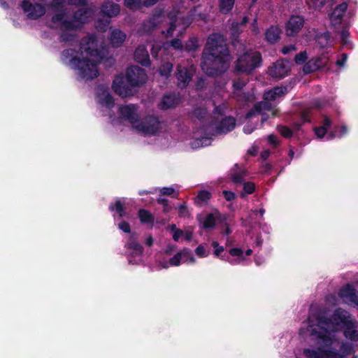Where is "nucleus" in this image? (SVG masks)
Wrapping results in <instances>:
<instances>
[{"instance_id": "nucleus-1", "label": "nucleus", "mask_w": 358, "mask_h": 358, "mask_svg": "<svg viewBox=\"0 0 358 358\" xmlns=\"http://www.w3.org/2000/svg\"><path fill=\"white\" fill-rule=\"evenodd\" d=\"M96 43L94 36L84 37L78 50L67 48L61 52L62 63L77 71L82 79L92 80L97 78L98 64L103 59L104 53L96 48Z\"/></svg>"}, {"instance_id": "nucleus-2", "label": "nucleus", "mask_w": 358, "mask_h": 358, "mask_svg": "<svg viewBox=\"0 0 358 358\" xmlns=\"http://www.w3.org/2000/svg\"><path fill=\"white\" fill-rule=\"evenodd\" d=\"M202 69L210 77H217L229 68L231 55L223 36L217 33L210 34L203 52Z\"/></svg>"}, {"instance_id": "nucleus-3", "label": "nucleus", "mask_w": 358, "mask_h": 358, "mask_svg": "<svg viewBox=\"0 0 358 358\" xmlns=\"http://www.w3.org/2000/svg\"><path fill=\"white\" fill-rule=\"evenodd\" d=\"M308 331L311 336L321 340L324 347L327 348L319 347L317 350L305 349L303 353L308 358H342L339 351L331 348L334 337L331 336L327 328H317L313 325H310L308 327ZM353 358H356V357L354 356Z\"/></svg>"}, {"instance_id": "nucleus-4", "label": "nucleus", "mask_w": 358, "mask_h": 358, "mask_svg": "<svg viewBox=\"0 0 358 358\" xmlns=\"http://www.w3.org/2000/svg\"><path fill=\"white\" fill-rule=\"evenodd\" d=\"M262 57L258 51H248L241 55L235 63V69L238 73H250L262 66Z\"/></svg>"}, {"instance_id": "nucleus-5", "label": "nucleus", "mask_w": 358, "mask_h": 358, "mask_svg": "<svg viewBox=\"0 0 358 358\" xmlns=\"http://www.w3.org/2000/svg\"><path fill=\"white\" fill-rule=\"evenodd\" d=\"M316 320L319 324V326L316 327L317 328L337 327L341 324L345 327L348 322H351L348 319V312L341 308L336 309L329 317L326 316L324 313H317Z\"/></svg>"}, {"instance_id": "nucleus-6", "label": "nucleus", "mask_w": 358, "mask_h": 358, "mask_svg": "<svg viewBox=\"0 0 358 358\" xmlns=\"http://www.w3.org/2000/svg\"><path fill=\"white\" fill-rule=\"evenodd\" d=\"M145 135H155L160 130V122L155 115H148L134 126Z\"/></svg>"}, {"instance_id": "nucleus-7", "label": "nucleus", "mask_w": 358, "mask_h": 358, "mask_svg": "<svg viewBox=\"0 0 358 358\" xmlns=\"http://www.w3.org/2000/svg\"><path fill=\"white\" fill-rule=\"evenodd\" d=\"M126 79L133 86L139 87L147 81V73L145 70L138 66H131L127 69Z\"/></svg>"}, {"instance_id": "nucleus-8", "label": "nucleus", "mask_w": 358, "mask_h": 358, "mask_svg": "<svg viewBox=\"0 0 358 358\" xmlns=\"http://www.w3.org/2000/svg\"><path fill=\"white\" fill-rule=\"evenodd\" d=\"M134 87L127 80L126 76L124 77L122 75L116 76L112 85L113 91L122 97L132 96L133 87Z\"/></svg>"}, {"instance_id": "nucleus-9", "label": "nucleus", "mask_w": 358, "mask_h": 358, "mask_svg": "<svg viewBox=\"0 0 358 358\" xmlns=\"http://www.w3.org/2000/svg\"><path fill=\"white\" fill-rule=\"evenodd\" d=\"M290 71V63L287 59L277 60L268 69V73L272 78L282 79Z\"/></svg>"}, {"instance_id": "nucleus-10", "label": "nucleus", "mask_w": 358, "mask_h": 358, "mask_svg": "<svg viewBox=\"0 0 358 358\" xmlns=\"http://www.w3.org/2000/svg\"><path fill=\"white\" fill-rule=\"evenodd\" d=\"M164 18V11L161 9L156 10L148 20L143 22L142 29L143 32L145 34L152 33L163 21Z\"/></svg>"}, {"instance_id": "nucleus-11", "label": "nucleus", "mask_w": 358, "mask_h": 358, "mask_svg": "<svg viewBox=\"0 0 358 358\" xmlns=\"http://www.w3.org/2000/svg\"><path fill=\"white\" fill-rule=\"evenodd\" d=\"M328 62V57L324 55L312 58L305 63L303 67V71L305 74L314 73L324 68Z\"/></svg>"}, {"instance_id": "nucleus-12", "label": "nucleus", "mask_w": 358, "mask_h": 358, "mask_svg": "<svg viewBox=\"0 0 358 358\" xmlns=\"http://www.w3.org/2000/svg\"><path fill=\"white\" fill-rule=\"evenodd\" d=\"M199 222L202 224V227L205 229H213L216 222H224L227 220V216L222 215L218 210L214 213H210L203 219L198 218Z\"/></svg>"}, {"instance_id": "nucleus-13", "label": "nucleus", "mask_w": 358, "mask_h": 358, "mask_svg": "<svg viewBox=\"0 0 358 358\" xmlns=\"http://www.w3.org/2000/svg\"><path fill=\"white\" fill-rule=\"evenodd\" d=\"M304 18L300 15H292L286 23L285 31L288 36H295L301 30Z\"/></svg>"}, {"instance_id": "nucleus-14", "label": "nucleus", "mask_w": 358, "mask_h": 358, "mask_svg": "<svg viewBox=\"0 0 358 358\" xmlns=\"http://www.w3.org/2000/svg\"><path fill=\"white\" fill-rule=\"evenodd\" d=\"M120 115L124 120L134 124L138 122V115L136 113V107L134 105H125L119 108Z\"/></svg>"}, {"instance_id": "nucleus-15", "label": "nucleus", "mask_w": 358, "mask_h": 358, "mask_svg": "<svg viewBox=\"0 0 358 358\" xmlns=\"http://www.w3.org/2000/svg\"><path fill=\"white\" fill-rule=\"evenodd\" d=\"M124 247L131 251L133 256H141L144 252L143 245L138 241V234L136 232L131 234Z\"/></svg>"}, {"instance_id": "nucleus-16", "label": "nucleus", "mask_w": 358, "mask_h": 358, "mask_svg": "<svg viewBox=\"0 0 358 358\" xmlns=\"http://www.w3.org/2000/svg\"><path fill=\"white\" fill-rule=\"evenodd\" d=\"M338 296L341 299H347L350 303L358 306V291L350 284H347L340 289Z\"/></svg>"}, {"instance_id": "nucleus-17", "label": "nucleus", "mask_w": 358, "mask_h": 358, "mask_svg": "<svg viewBox=\"0 0 358 358\" xmlns=\"http://www.w3.org/2000/svg\"><path fill=\"white\" fill-rule=\"evenodd\" d=\"M347 9L348 3L346 2H343L334 8V10L329 15L332 25L336 26L341 24Z\"/></svg>"}, {"instance_id": "nucleus-18", "label": "nucleus", "mask_w": 358, "mask_h": 358, "mask_svg": "<svg viewBox=\"0 0 358 358\" xmlns=\"http://www.w3.org/2000/svg\"><path fill=\"white\" fill-rule=\"evenodd\" d=\"M176 76L178 82V86L185 88L191 81L193 74L186 67L178 65Z\"/></svg>"}, {"instance_id": "nucleus-19", "label": "nucleus", "mask_w": 358, "mask_h": 358, "mask_svg": "<svg viewBox=\"0 0 358 358\" xmlns=\"http://www.w3.org/2000/svg\"><path fill=\"white\" fill-rule=\"evenodd\" d=\"M236 125V120L232 116H227L221 120L216 126V132L217 134H227L231 131Z\"/></svg>"}, {"instance_id": "nucleus-20", "label": "nucleus", "mask_w": 358, "mask_h": 358, "mask_svg": "<svg viewBox=\"0 0 358 358\" xmlns=\"http://www.w3.org/2000/svg\"><path fill=\"white\" fill-rule=\"evenodd\" d=\"M135 61L142 66L148 67L151 65V61L147 48L145 45H138L134 52Z\"/></svg>"}, {"instance_id": "nucleus-21", "label": "nucleus", "mask_w": 358, "mask_h": 358, "mask_svg": "<svg viewBox=\"0 0 358 358\" xmlns=\"http://www.w3.org/2000/svg\"><path fill=\"white\" fill-rule=\"evenodd\" d=\"M270 101H259L254 104L253 107L246 113L245 118L250 119L253 116L260 114L264 110H271V103Z\"/></svg>"}, {"instance_id": "nucleus-22", "label": "nucleus", "mask_w": 358, "mask_h": 358, "mask_svg": "<svg viewBox=\"0 0 358 358\" xmlns=\"http://www.w3.org/2000/svg\"><path fill=\"white\" fill-rule=\"evenodd\" d=\"M101 12L108 18H111L119 15L120 6L113 1L105 2L101 8Z\"/></svg>"}, {"instance_id": "nucleus-23", "label": "nucleus", "mask_w": 358, "mask_h": 358, "mask_svg": "<svg viewBox=\"0 0 358 358\" xmlns=\"http://www.w3.org/2000/svg\"><path fill=\"white\" fill-rule=\"evenodd\" d=\"M179 103V97L175 93H169L163 96L160 106L162 110H167L176 107Z\"/></svg>"}, {"instance_id": "nucleus-24", "label": "nucleus", "mask_w": 358, "mask_h": 358, "mask_svg": "<svg viewBox=\"0 0 358 358\" xmlns=\"http://www.w3.org/2000/svg\"><path fill=\"white\" fill-rule=\"evenodd\" d=\"M126 34L120 29H115L113 30L109 36V41L113 48H119L124 42Z\"/></svg>"}, {"instance_id": "nucleus-25", "label": "nucleus", "mask_w": 358, "mask_h": 358, "mask_svg": "<svg viewBox=\"0 0 358 358\" xmlns=\"http://www.w3.org/2000/svg\"><path fill=\"white\" fill-rule=\"evenodd\" d=\"M287 92V87H275L264 93V99L266 101H274L278 97L284 96Z\"/></svg>"}, {"instance_id": "nucleus-26", "label": "nucleus", "mask_w": 358, "mask_h": 358, "mask_svg": "<svg viewBox=\"0 0 358 358\" xmlns=\"http://www.w3.org/2000/svg\"><path fill=\"white\" fill-rule=\"evenodd\" d=\"M229 31L231 43L234 45H236L239 42L240 35L243 32L238 22H233L229 27Z\"/></svg>"}, {"instance_id": "nucleus-27", "label": "nucleus", "mask_w": 358, "mask_h": 358, "mask_svg": "<svg viewBox=\"0 0 358 358\" xmlns=\"http://www.w3.org/2000/svg\"><path fill=\"white\" fill-rule=\"evenodd\" d=\"M89 17V9L87 8H80L73 14V19L80 24L81 27L87 22Z\"/></svg>"}, {"instance_id": "nucleus-28", "label": "nucleus", "mask_w": 358, "mask_h": 358, "mask_svg": "<svg viewBox=\"0 0 358 358\" xmlns=\"http://www.w3.org/2000/svg\"><path fill=\"white\" fill-rule=\"evenodd\" d=\"M280 31L278 27L271 26L265 32V38L271 44L276 43L280 39Z\"/></svg>"}, {"instance_id": "nucleus-29", "label": "nucleus", "mask_w": 358, "mask_h": 358, "mask_svg": "<svg viewBox=\"0 0 358 358\" xmlns=\"http://www.w3.org/2000/svg\"><path fill=\"white\" fill-rule=\"evenodd\" d=\"M315 41L318 46L322 49L328 47L331 41L330 32L327 31L324 32L317 33L315 35Z\"/></svg>"}, {"instance_id": "nucleus-30", "label": "nucleus", "mask_w": 358, "mask_h": 358, "mask_svg": "<svg viewBox=\"0 0 358 358\" xmlns=\"http://www.w3.org/2000/svg\"><path fill=\"white\" fill-rule=\"evenodd\" d=\"M343 335L346 338L351 341H358V330L355 329L354 324L352 321L348 322V324L345 327Z\"/></svg>"}, {"instance_id": "nucleus-31", "label": "nucleus", "mask_w": 358, "mask_h": 358, "mask_svg": "<svg viewBox=\"0 0 358 358\" xmlns=\"http://www.w3.org/2000/svg\"><path fill=\"white\" fill-rule=\"evenodd\" d=\"M45 13V9L41 3H34L28 16L30 19L36 20Z\"/></svg>"}, {"instance_id": "nucleus-32", "label": "nucleus", "mask_w": 358, "mask_h": 358, "mask_svg": "<svg viewBox=\"0 0 358 358\" xmlns=\"http://www.w3.org/2000/svg\"><path fill=\"white\" fill-rule=\"evenodd\" d=\"M355 352V346L352 343L347 341H343L341 343L339 352L342 358H348L347 356L353 354Z\"/></svg>"}, {"instance_id": "nucleus-33", "label": "nucleus", "mask_w": 358, "mask_h": 358, "mask_svg": "<svg viewBox=\"0 0 358 358\" xmlns=\"http://www.w3.org/2000/svg\"><path fill=\"white\" fill-rule=\"evenodd\" d=\"M138 216L141 223L143 224H151L154 223L153 215L145 209H140L138 212Z\"/></svg>"}, {"instance_id": "nucleus-34", "label": "nucleus", "mask_w": 358, "mask_h": 358, "mask_svg": "<svg viewBox=\"0 0 358 358\" xmlns=\"http://www.w3.org/2000/svg\"><path fill=\"white\" fill-rule=\"evenodd\" d=\"M212 247L215 249L214 255L222 260L229 262V256L227 253L222 252L224 251V248L219 245L217 241H213L211 243Z\"/></svg>"}, {"instance_id": "nucleus-35", "label": "nucleus", "mask_w": 358, "mask_h": 358, "mask_svg": "<svg viewBox=\"0 0 358 358\" xmlns=\"http://www.w3.org/2000/svg\"><path fill=\"white\" fill-rule=\"evenodd\" d=\"M108 209L110 212H116L120 217L125 215L124 204L119 199L115 203H110Z\"/></svg>"}, {"instance_id": "nucleus-36", "label": "nucleus", "mask_w": 358, "mask_h": 358, "mask_svg": "<svg viewBox=\"0 0 358 358\" xmlns=\"http://www.w3.org/2000/svg\"><path fill=\"white\" fill-rule=\"evenodd\" d=\"M235 0H219V8L222 14L229 13L234 6Z\"/></svg>"}, {"instance_id": "nucleus-37", "label": "nucleus", "mask_w": 358, "mask_h": 358, "mask_svg": "<svg viewBox=\"0 0 358 358\" xmlns=\"http://www.w3.org/2000/svg\"><path fill=\"white\" fill-rule=\"evenodd\" d=\"M212 197L211 193L208 190H201L198 192L196 198L195 203L197 205H201L203 203H206Z\"/></svg>"}, {"instance_id": "nucleus-38", "label": "nucleus", "mask_w": 358, "mask_h": 358, "mask_svg": "<svg viewBox=\"0 0 358 358\" xmlns=\"http://www.w3.org/2000/svg\"><path fill=\"white\" fill-rule=\"evenodd\" d=\"M80 24H78L73 19L71 20H64L61 26L62 31H72L81 29Z\"/></svg>"}, {"instance_id": "nucleus-39", "label": "nucleus", "mask_w": 358, "mask_h": 358, "mask_svg": "<svg viewBox=\"0 0 358 358\" xmlns=\"http://www.w3.org/2000/svg\"><path fill=\"white\" fill-rule=\"evenodd\" d=\"M173 66L172 63H171L169 62H166L163 63L160 66V67L159 69V72L162 76H165V77L168 78L171 75V73L173 71Z\"/></svg>"}, {"instance_id": "nucleus-40", "label": "nucleus", "mask_w": 358, "mask_h": 358, "mask_svg": "<svg viewBox=\"0 0 358 358\" xmlns=\"http://www.w3.org/2000/svg\"><path fill=\"white\" fill-rule=\"evenodd\" d=\"M199 45L197 38L195 37H192L187 41L184 46V49L187 52H190L196 51Z\"/></svg>"}, {"instance_id": "nucleus-41", "label": "nucleus", "mask_w": 358, "mask_h": 358, "mask_svg": "<svg viewBox=\"0 0 358 358\" xmlns=\"http://www.w3.org/2000/svg\"><path fill=\"white\" fill-rule=\"evenodd\" d=\"M110 24L109 19H101L99 18L95 22V27L99 31L104 32L106 31L108 25Z\"/></svg>"}, {"instance_id": "nucleus-42", "label": "nucleus", "mask_w": 358, "mask_h": 358, "mask_svg": "<svg viewBox=\"0 0 358 358\" xmlns=\"http://www.w3.org/2000/svg\"><path fill=\"white\" fill-rule=\"evenodd\" d=\"M101 104L105 107H106L108 109H111L114 107L115 106V100H114V98L113 97V96L109 94V93H107L104 98L103 99H101V101H100Z\"/></svg>"}, {"instance_id": "nucleus-43", "label": "nucleus", "mask_w": 358, "mask_h": 358, "mask_svg": "<svg viewBox=\"0 0 358 358\" xmlns=\"http://www.w3.org/2000/svg\"><path fill=\"white\" fill-rule=\"evenodd\" d=\"M192 115L195 118H196L199 121H202L205 119L207 115V111L204 108L197 107L193 110Z\"/></svg>"}, {"instance_id": "nucleus-44", "label": "nucleus", "mask_w": 358, "mask_h": 358, "mask_svg": "<svg viewBox=\"0 0 358 358\" xmlns=\"http://www.w3.org/2000/svg\"><path fill=\"white\" fill-rule=\"evenodd\" d=\"M76 35L68 32V31H62L59 36L61 42H73L76 40Z\"/></svg>"}, {"instance_id": "nucleus-45", "label": "nucleus", "mask_w": 358, "mask_h": 358, "mask_svg": "<svg viewBox=\"0 0 358 358\" xmlns=\"http://www.w3.org/2000/svg\"><path fill=\"white\" fill-rule=\"evenodd\" d=\"M124 4L130 10H137L141 6V0H124Z\"/></svg>"}, {"instance_id": "nucleus-46", "label": "nucleus", "mask_w": 358, "mask_h": 358, "mask_svg": "<svg viewBox=\"0 0 358 358\" xmlns=\"http://www.w3.org/2000/svg\"><path fill=\"white\" fill-rule=\"evenodd\" d=\"M310 121L308 113L307 112H303L301 114L300 120L299 122H294L293 126L296 129L299 130L304 123Z\"/></svg>"}, {"instance_id": "nucleus-47", "label": "nucleus", "mask_w": 358, "mask_h": 358, "mask_svg": "<svg viewBox=\"0 0 358 358\" xmlns=\"http://www.w3.org/2000/svg\"><path fill=\"white\" fill-rule=\"evenodd\" d=\"M338 129H339V134H337L336 130H335V131H334L332 132H330L327 135V140H332V139H334L336 136L341 138L344 134H345L347 133V127L345 125H343L341 127H339Z\"/></svg>"}, {"instance_id": "nucleus-48", "label": "nucleus", "mask_w": 358, "mask_h": 358, "mask_svg": "<svg viewBox=\"0 0 358 358\" xmlns=\"http://www.w3.org/2000/svg\"><path fill=\"white\" fill-rule=\"evenodd\" d=\"M308 59L306 51H302L296 54L294 57V62L298 65H301L306 62Z\"/></svg>"}, {"instance_id": "nucleus-49", "label": "nucleus", "mask_w": 358, "mask_h": 358, "mask_svg": "<svg viewBox=\"0 0 358 358\" xmlns=\"http://www.w3.org/2000/svg\"><path fill=\"white\" fill-rule=\"evenodd\" d=\"M278 131L281 134L282 136L286 138H291L293 135L292 130L286 126H279L278 127Z\"/></svg>"}, {"instance_id": "nucleus-50", "label": "nucleus", "mask_w": 358, "mask_h": 358, "mask_svg": "<svg viewBox=\"0 0 358 358\" xmlns=\"http://www.w3.org/2000/svg\"><path fill=\"white\" fill-rule=\"evenodd\" d=\"M310 7L315 9L321 8L325 5L326 0H306Z\"/></svg>"}, {"instance_id": "nucleus-51", "label": "nucleus", "mask_w": 358, "mask_h": 358, "mask_svg": "<svg viewBox=\"0 0 358 358\" xmlns=\"http://www.w3.org/2000/svg\"><path fill=\"white\" fill-rule=\"evenodd\" d=\"M255 190V185L252 182H246L243 184V191L245 194H251Z\"/></svg>"}, {"instance_id": "nucleus-52", "label": "nucleus", "mask_w": 358, "mask_h": 358, "mask_svg": "<svg viewBox=\"0 0 358 358\" xmlns=\"http://www.w3.org/2000/svg\"><path fill=\"white\" fill-rule=\"evenodd\" d=\"M171 46L175 50L182 51L184 50V45L179 38H173L171 41Z\"/></svg>"}, {"instance_id": "nucleus-53", "label": "nucleus", "mask_w": 358, "mask_h": 358, "mask_svg": "<svg viewBox=\"0 0 358 358\" xmlns=\"http://www.w3.org/2000/svg\"><path fill=\"white\" fill-rule=\"evenodd\" d=\"M157 201L159 204H161L163 206V207H164L163 211L164 213H168L171 210V207L169 206V200L167 199L159 197L157 199Z\"/></svg>"}, {"instance_id": "nucleus-54", "label": "nucleus", "mask_w": 358, "mask_h": 358, "mask_svg": "<svg viewBox=\"0 0 358 358\" xmlns=\"http://www.w3.org/2000/svg\"><path fill=\"white\" fill-rule=\"evenodd\" d=\"M229 254L231 255V256H233V257H241L242 259H244L243 255V251L241 248H231L229 251Z\"/></svg>"}, {"instance_id": "nucleus-55", "label": "nucleus", "mask_w": 358, "mask_h": 358, "mask_svg": "<svg viewBox=\"0 0 358 358\" xmlns=\"http://www.w3.org/2000/svg\"><path fill=\"white\" fill-rule=\"evenodd\" d=\"M118 227L120 229H121L122 231H124V233H127V234H131V227H130V224L129 222H127V221H121L119 224H118Z\"/></svg>"}, {"instance_id": "nucleus-56", "label": "nucleus", "mask_w": 358, "mask_h": 358, "mask_svg": "<svg viewBox=\"0 0 358 358\" xmlns=\"http://www.w3.org/2000/svg\"><path fill=\"white\" fill-rule=\"evenodd\" d=\"M314 131H315V135L318 138H322L327 134V127L321 126L319 127H315L314 129Z\"/></svg>"}, {"instance_id": "nucleus-57", "label": "nucleus", "mask_w": 358, "mask_h": 358, "mask_svg": "<svg viewBox=\"0 0 358 358\" xmlns=\"http://www.w3.org/2000/svg\"><path fill=\"white\" fill-rule=\"evenodd\" d=\"M33 3H31L29 0H23L21 3V7L24 13H28L29 14L31 10L33 8Z\"/></svg>"}, {"instance_id": "nucleus-58", "label": "nucleus", "mask_w": 358, "mask_h": 358, "mask_svg": "<svg viewBox=\"0 0 358 358\" xmlns=\"http://www.w3.org/2000/svg\"><path fill=\"white\" fill-rule=\"evenodd\" d=\"M180 253L177 252L173 257L169 259V264L171 266H178L180 264Z\"/></svg>"}, {"instance_id": "nucleus-59", "label": "nucleus", "mask_w": 358, "mask_h": 358, "mask_svg": "<svg viewBox=\"0 0 358 358\" xmlns=\"http://www.w3.org/2000/svg\"><path fill=\"white\" fill-rule=\"evenodd\" d=\"M65 16V13L64 12L58 13L52 15V22L53 23L61 22V26L62 25V21H64V18Z\"/></svg>"}, {"instance_id": "nucleus-60", "label": "nucleus", "mask_w": 358, "mask_h": 358, "mask_svg": "<svg viewBox=\"0 0 358 358\" xmlns=\"http://www.w3.org/2000/svg\"><path fill=\"white\" fill-rule=\"evenodd\" d=\"M195 253L199 257H207L206 250L205 247L203 245H199L195 249Z\"/></svg>"}, {"instance_id": "nucleus-61", "label": "nucleus", "mask_w": 358, "mask_h": 358, "mask_svg": "<svg viewBox=\"0 0 358 358\" xmlns=\"http://www.w3.org/2000/svg\"><path fill=\"white\" fill-rule=\"evenodd\" d=\"M222 194L224 197V199L228 201H233L236 198V194L234 192H231V191H228V190H224L222 192Z\"/></svg>"}, {"instance_id": "nucleus-62", "label": "nucleus", "mask_w": 358, "mask_h": 358, "mask_svg": "<svg viewBox=\"0 0 358 358\" xmlns=\"http://www.w3.org/2000/svg\"><path fill=\"white\" fill-rule=\"evenodd\" d=\"M349 35V31L345 29H343L341 31V41L343 45L348 44V38Z\"/></svg>"}, {"instance_id": "nucleus-63", "label": "nucleus", "mask_w": 358, "mask_h": 358, "mask_svg": "<svg viewBox=\"0 0 358 358\" xmlns=\"http://www.w3.org/2000/svg\"><path fill=\"white\" fill-rule=\"evenodd\" d=\"M174 232L173 234V239L175 241H178L179 238L183 235V231L180 229H176V225H173Z\"/></svg>"}, {"instance_id": "nucleus-64", "label": "nucleus", "mask_w": 358, "mask_h": 358, "mask_svg": "<svg viewBox=\"0 0 358 358\" xmlns=\"http://www.w3.org/2000/svg\"><path fill=\"white\" fill-rule=\"evenodd\" d=\"M160 192L162 195L172 196L175 193V189L171 187H164L160 189Z\"/></svg>"}]
</instances>
